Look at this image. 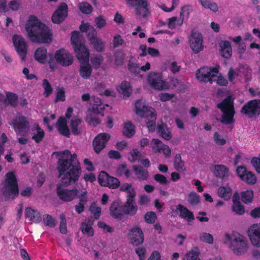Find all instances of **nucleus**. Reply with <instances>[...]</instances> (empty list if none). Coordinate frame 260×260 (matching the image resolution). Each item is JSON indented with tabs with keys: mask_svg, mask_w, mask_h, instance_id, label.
<instances>
[{
	"mask_svg": "<svg viewBox=\"0 0 260 260\" xmlns=\"http://www.w3.org/2000/svg\"><path fill=\"white\" fill-rule=\"evenodd\" d=\"M127 67L128 70L131 73H133L134 74L138 73V70L140 67L133 56H131L129 57Z\"/></svg>",
	"mask_w": 260,
	"mask_h": 260,
	"instance_id": "nucleus-41",
	"label": "nucleus"
},
{
	"mask_svg": "<svg viewBox=\"0 0 260 260\" xmlns=\"http://www.w3.org/2000/svg\"><path fill=\"white\" fill-rule=\"evenodd\" d=\"M223 242L228 244L229 247L237 255L244 253L248 249L247 241L245 238L239 235L237 237L234 234H225Z\"/></svg>",
	"mask_w": 260,
	"mask_h": 260,
	"instance_id": "nucleus-4",
	"label": "nucleus"
},
{
	"mask_svg": "<svg viewBox=\"0 0 260 260\" xmlns=\"http://www.w3.org/2000/svg\"><path fill=\"white\" fill-rule=\"evenodd\" d=\"M79 32L76 30L72 31L71 41L74 45V50L76 54L77 58L80 60H87L89 56V51L85 45L80 42Z\"/></svg>",
	"mask_w": 260,
	"mask_h": 260,
	"instance_id": "nucleus-5",
	"label": "nucleus"
},
{
	"mask_svg": "<svg viewBox=\"0 0 260 260\" xmlns=\"http://www.w3.org/2000/svg\"><path fill=\"white\" fill-rule=\"evenodd\" d=\"M78 8L82 13L86 14H90L92 11V7L88 3L84 2L78 4Z\"/></svg>",
	"mask_w": 260,
	"mask_h": 260,
	"instance_id": "nucleus-47",
	"label": "nucleus"
},
{
	"mask_svg": "<svg viewBox=\"0 0 260 260\" xmlns=\"http://www.w3.org/2000/svg\"><path fill=\"white\" fill-rule=\"evenodd\" d=\"M120 181L117 178L110 176L108 182L105 186L108 187L112 189H116L120 186Z\"/></svg>",
	"mask_w": 260,
	"mask_h": 260,
	"instance_id": "nucleus-51",
	"label": "nucleus"
},
{
	"mask_svg": "<svg viewBox=\"0 0 260 260\" xmlns=\"http://www.w3.org/2000/svg\"><path fill=\"white\" fill-rule=\"evenodd\" d=\"M232 210L237 215H243L245 212L244 207L240 203H235L233 204L232 206Z\"/></svg>",
	"mask_w": 260,
	"mask_h": 260,
	"instance_id": "nucleus-55",
	"label": "nucleus"
},
{
	"mask_svg": "<svg viewBox=\"0 0 260 260\" xmlns=\"http://www.w3.org/2000/svg\"><path fill=\"white\" fill-rule=\"evenodd\" d=\"M124 53L121 50H117L114 54L115 63L117 66H120L123 63Z\"/></svg>",
	"mask_w": 260,
	"mask_h": 260,
	"instance_id": "nucleus-49",
	"label": "nucleus"
},
{
	"mask_svg": "<svg viewBox=\"0 0 260 260\" xmlns=\"http://www.w3.org/2000/svg\"><path fill=\"white\" fill-rule=\"evenodd\" d=\"M157 131L158 134L164 139L169 140L171 139V135L168 130L167 125L161 122L157 124Z\"/></svg>",
	"mask_w": 260,
	"mask_h": 260,
	"instance_id": "nucleus-29",
	"label": "nucleus"
},
{
	"mask_svg": "<svg viewBox=\"0 0 260 260\" xmlns=\"http://www.w3.org/2000/svg\"><path fill=\"white\" fill-rule=\"evenodd\" d=\"M87 192L86 190H81L79 194L77 197L79 200L78 204L75 206V210L78 214L82 213L85 210V206L87 203Z\"/></svg>",
	"mask_w": 260,
	"mask_h": 260,
	"instance_id": "nucleus-22",
	"label": "nucleus"
},
{
	"mask_svg": "<svg viewBox=\"0 0 260 260\" xmlns=\"http://www.w3.org/2000/svg\"><path fill=\"white\" fill-rule=\"evenodd\" d=\"M109 174L105 171H102L100 173L98 176L99 183L103 186H105L110 178Z\"/></svg>",
	"mask_w": 260,
	"mask_h": 260,
	"instance_id": "nucleus-50",
	"label": "nucleus"
},
{
	"mask_svg": "<svg viewBox=\"0 0 260 260\" xmlns=\"http://www.w3.org/2000/svg\"><path fill=\"white\" fill-rule=\"evenodd\" d=\"M152 142L154 145V146L152 147V149L158 152L161 151V148L165 145L158 139H153Z\"/></svg>",
	"mask_w": 260,
	"mask_h": 260,
	"instance_id": "nucleus-62",
	"label": "nucleus"
},
{
	"mask_svg": "<svg viewBox=\"0 0 260 260\" xmlns=\"http://www.w3.org/2000/svg\"><path fill=\"white\" fill-rule=\"evenodd\" d=\"M147 81L150 86L155 90H162L169 88L168 84L163 80L162 75L160 73H150L147 77Z\"/></svg>",
	"mask_w": 260,
	"mask_h": 260,
	"instance_id": "nucleus-8",
	"label": "nucleus"
},
{
	"mask_svg": "<svg viewBox=\"0 0 260 260\" xmlns=\"http://www.w3.org/2000/svg\"><path fill=\"white\" fill-rule=\"evenodd\" d=\"M12 40L17 52L21 60H24L27 52V45L24 39L19 35H14Z\"/></svg>",
	"mask_w": 260,
	"mask_h": 260,
	"instance_id": "nucleus-11",
	"label": "nucleus"
},
{
	"mask_svg": "<svg viewBox=\"0 0 260 260\" xmlns=\"http://www.w3.org/2000/svg\"><path fill=\"white\" fill-rule=\"evenodd\" d=\"M123 135L127 138H131L135 134V126L131 122L127 121L124 123Z\"/></svg>",
	"mask_w": 260,
	"mask_h": 260,
	"instance_id": "nucleus-33",
	"label": "nucleus"
},
{
	"mask_svg": "<svg viewBox=\"0 0 260 260\" xmlns=\"http://www.w3.org/2000/svg\"><path fill=\"white\" fill-rule=\"evenodd\" d=\"M6 95V98L4 97L6 108L9 105L13 108H16L18 106V96L17 94L7 92Z\"/></svg>",
	"mask_w": 260,
	"mask_h": 260,
	"instance_id": "nucleus-26",
	"label": "nucleus"
},
{
	"mask_svg": "<svg viewBox=\"0 0 260 260\" xmlns=\"http://www.w3.org/2000/svg\"><path fill=\"white\" fill-rule=\"evenodd\" d=\"M110 138V135L107 133H101L96 136L92 143L95 152L99 153L106 147Z\"/></svg>",
	"mask_w": 260,
	"mask_h": 260,
	"instance_id": "nucleus-15",
	"label": "nucleus"
},
{
	"mask_svg": "<svg viewBox=\"0 0 260 260\" xmlns=\"http://www.w3.org/2000/svg\"><path fill=\"white\" fill-rule=\"evenodd\" d=\"M229 170L223 165H215L213 173L215 176L220 178H224L228 176Z\"/></svg>",
	"mask_w": 260,
	"mask_h": 260,
	"instance_id": "nucleus-35",
	"label": "nucleus"
},
{
	"mask_svg": "<svg viewBox=\"0 0 260 260\" xmlns=\"http://www.w3.org/2000/svg\"><path fill=\"white\" fill-rule=\"evenodd\" d=\"M249 184H254L256 182V177L255 175L251 172L247 171L242 179Z\"/></svg>",
	"mask_w": 260,
	"mask_h": 260,
	"instance_id": "nucleus-59",
	"label": "nucleus"
},
{
	"mask_svg": "<svg viewBox=\"0 0 260 260\" xmlns=\"http://www.w3.org/2000/svg\"><path fill=\"white\" fill-rule=\"evenodd\" d=\"M145 103L141 100H138L135 103V112L137 115L140 116L143 115V111L145 110V108H146Z\"/></svg>",
	"mask_w": 260,
	"mask_h": 260,
	"instance_id": "nucleus-48",
	"label": "nucleus"
},
{
	"mask_svg": "<svg viewBox=\"0 0 260 260\" xmlns=\"http://www.w3.org/2000/svg\"><path fill=\"white\" fill-rule=\"evenodd\" d=\"M60 222L59 225V231L61 234H64L67 233V221L66 216L61 213L60 215Z\"/></svg>",
	"mask_w": 260,
	"mask_h": 260,
	"instance_id": "nucleus-58",
	"label": "nucleus"
},
{
	"mask_svg": "<svg viewBox=\"0 0 260 260\" xmlns=\"http://www.w3.org/2000/svg\"><path fill=\"white\" fill-rule=\"evenodd\" d=\"M218 196L223 198L225 200H228L232 196V189L230 187H220L217 191Z\"/></svg>",
	"mask_w": 260,
	"mask_h": 260,
	"instance_id": "nucleus-36",
	"label": "nucleus"
},
{
	"mask_svg": "<svg viewBox=\"0 0 260 260\" xmlns=\"http://www.w3.org/2000/svg\"><path fill=\"white\" fill-rule=\"evenodd\" d=\"M128 238L131 243L135 246L141 244L144 242L143 232L138 226H135L128 233Z\"/></svg>",
	"mask_w": 260,
	"mask_h": 260,
	"instance_id": "nucleus-16",
	"label": "nucleus"
},
{
	"mask_svg": "<svg viewBox=\"0 0 260 260\" xmlns=\"http://www.w3.org/2000/svg\"><path fill=\"white\" fill-rule=\"evenodd\" d=\"M58 158L57 170L58 177L62 183L66 186L76 183L81 174V168L76 153L71 154L69 150L61 152Z\"/></svg>",
	"mask_w": 260,
	"mask_h": 260,
	"instance_id": "nucleus-1",
	"label": "nucleus"
},
{
	"mask_svg": "<svg viewBox=\"0 0 260 260\" xmlns=\"http://www.w3.org/2000/svg\"><path fill=\"white\" fill-rule=\"evenodd\" d=\"M218 70L216 68H210L206 67L201 68L197 71L196 77L201 82H208L212 84L215 77H216V74L218 73Z\"/></svg>",
	"mask_w": 260,
	"mask_h": 260,
	"instance_id": "nucleus-9",
	"label": "nucleus"
},
{
	"mask_svg": "<svg viewBox=\"0 0 260 260\" xmlns=\"http://www.w3.org/2000/svg\"><path fill=\"white\" fill-rule=\"evenodd\" d=\"M253 198V193L252 190H246L241 192V200L245 204L252 202Z\"/></svg>",
	"mask_w": 260,
	"mask_h": 260,
	"instance_id": "nucleus-46",
	"label": "nucleus"
},
{
	"mask_svg": "<svg viewBox=\"0 0 260 260\" xmlns=\"http://www.w3.org/2000/svg\"><path fill=\"white\" fill-rule=\"evenodd\" d=\"M104 61V58L101 55L95 56L92 58L91 59V62L95 69H98L100 66L103 63Z\"/></svg>",
	"mask_w": 260,
	"mask_h": 260,
	"instance_id": "nucleus-60",
	"label": "nucleus"
},
{
	"mask_svg": "<svg viewBox=\"0 0 260 260\" xmlns=\"http://www.w3.org/2000/svg\"><path fill=\"white\" fill-rule=\"evenodd\" d=\"M221 55L226 58H229L232 56V47L228 41H222L219 43Z\"/></svg>",
	"mask_w": 260,
	"mask_h": 260,
	"instance_id": "nucleus-25",
	"label": "nucleus"
},
{
	"mask_svg": "<svg viewBox=\"0 0 260 260\" xmlns=\"http://www.w3.org/2000/svg\"><path fill=\"white\" fill-rule=\"evenodd\" d=\"M199 252L198 249L191 250L185 255L183 260H201L199 257Z\"/></svg>",
	"mask_w": 260,
	"mask_h": 260,
	"instance_id": "nucleus-54",
	"label": "nucleus"
},
{
	"mask_svg": "<svg viewBox=\"0 0 260 260\" xmlns=\"http://www.w3.org/2000/svg\"><path fill=\"white\" fill-rule=\"evenodd\" d=\"M25 28L28 38L32 42L49 43L52 41L51 30L35 16L29 17Z\"/></svg>",
	"mask_w": 260,
	"mask_h": 260,
	"instance_id": "nucleus-2",
	"label": "nucleus"
},
{
	"mask_svg": "<svg viewBox=\"0 0 260 260\" xmlns=\"http://www.w3.org/2000/svg\"><path fill=\"white\" fill-rule=\"evenodd\" d=\"M190 47L194 53H198L203 49L202 34L198 31L192 30L189 39Z\"/></svg>",
	"mask_w": 260,
	"mask_h": 260,
	"instance_id": "nucleus-12",
	"label": "nucleus"
},
{
	"mask_svg": "<svg viewBox=\"0 0 260 260\" xmlns=\"http://www.w3.org/2000/svg\"><path fill=\"white\" fill-rule=\"evenodd\" d=\"M109 210L111 216L118 220H121L125 215L123 205L116 201L111 204Z\"/></svg>",
	"mask_w": 260,
	"mask_h": 260,
	"instance_id": "nucleus-18",
	"label": "nucleus"
},
{
	"mask_svg": "<svg viewBox=\"0 0 260 260\" xmlns=\"http://www.w3.org/2000/svg\"><path fill=\"white\" fill-rule=\"evenodd\" d=\"M17 133L23 132L29 126V123L25 116H19L14 119L11 123Z\"/></svg>",
	"mask_w": 260,
	"mask_h": 260,
	"instance_id": "nucleus-19",
	"label": "nucleus"
},
{
	"mask_svg": "<svg viewBox=\"0 0 260 260\" xmlns=\"http://www.w3.org/2000/svg\"><path fill=\"white\" fill-rule=\"evenodd\" d=\"M126 1L129 6L135 8L137 16L145 18L150 15L149 4L147 0H126Z\"/></svg>",
	"mask_w": 260,
	"mask_h": 260,
	"instance_id": "nucleus-7",
	"label": "nucleus"
},
{
	"mask_svg": "<svg viewBox=\"0 0 260 260\" xmlns=\"http://www.w3.org/2000/svg\"><path fill=\"white\" fill-rule=\"evenodd\" d=\"M189 7L188 6H184L181 8V11L180 12V26L183 22H186L188 18L189 15Z\"/></svg>",
	"mask_w": 260,
	"mask_h": 260,
	"instance_id": "nucleus-42",
	"label": "nucleus"
},
{
	"mask_svg": "<svg viewBox=\"0 0 260 260\" xmlns=\"http://www.w3.org/2000/svg\"><path fill=\"white\" fill-rule=\"evenodd\" d=\"M89 58V57H88ZM81 63L79 69V74L83 79H89L91 75L92 69L91 65L89 63V58L88 60L83 61L79 60Z\"/></svg>",
	"mask_w": 260,
	"mask_h": 260,
	"instance_id": "nucleus-21",
	"label": "nucleus"
},
{
	"mask_svg": "<svg viewBox=\"0 0 260 260\" xmlns=\"http://www.w3.org/2000/svg\"><path fill=\"white\" fill-rule=\"evenodd\" d=\"M254 102V101L251 100L246 103L241 108L240 112L248 118H252L255 116Z\"/></svg>",
	"mask_w": 260,
	"mask_h": 260,
	"instance_id": "nucleus-24",
	"label": "nucleus"
},
{
	"mask_svg": "<svg viewBox=\"0 0 260 260\" xmlns=\"http://www.w3.org/2000/svg\"><path fill=\"white\" fill-rule=\"evenodd\" d=\"M94 21L96 26L98 28H102L104 27L107 24L105 19L102 15H99L96 17Z\"/></svg>",
	"mask_w": 260,
	"mask_h": 260,
	"instance_id": "nucleus-64",
	"label": "nucleus"
},
{
	"mask_svg": "<svg viewBox=\"0 0 260 260\" xmlns=\"http://www.w3.org/2000/svg\"><path fill=\"white\" fill-rule=\"evenodd\" d=\"M156 218V215L154 212H148L144 216V219L147 223H153Z\"/></svg>",
	"mask_w": 260,
	"mask_h": 260,
	"instance_id": "nucleus-61",
	"label": "nucleus"
},
{
	"mask_svg": "<svg viewBox=\"0 0 260 260\" xmlns=\"http://www.w3.org/2000/svg\"><path fill=\"white\" fill-rule=\"evenodd\" d=\"M133 168L139 180H146L147 179L149 175L147 170L143 169V167L140 165H134Z\"/></svg>",
	"mask_w": 260,
	"mask_h": 260,
	"instance_id": "nucleus-31",
	"label": "nucleus"
},
{
	"mask_svg": "<svg viewBox=\"0 0 260 260\" xmlns=\"http://www.w3.org/2000/svg\"><path fill=\"white\" fill-rule=\"evenodd\" d=\"M4 186L6 191H5L4 193L6 196L7 195V191H8L9 196H13V198L18 196L19 194L18 182L13 172H11L7 173Z\"/></svg>",
	"mask_w": 260,
	"mask_h": 260,
	"instance_id": "nucleus-6",
	"label": "nucleus"
},
{
	"mask_svg": "<svg viewBox=\"0 0 260 260\" xmlns=\"http://www.w3.org/2000/svg\"><path fill=\"white\" fill-rule=\"evenodd\" d=\"M180 217L184 219L188 223L191 225V222L194 220L193 212L189 210L186 207L180 204Z\"/></svg>",
	"mask_w": 260,
	"mask_h": 260,
	"instance_id": "nucleus-27",
	"label": "nucleus"
},
{
	"mask_svg": "<svg viewBox=\"0 0 260 260\" xmlns=\"http://www.w3.org/2000/svg\"><path fill=\"white\" fill-rule=\"evenodd\" d=\"M130 157H128V160L131 162H134L136 161H139L142 156V153L139 151L137 148H134L129 152Z\"/></svg>",
	"mask_w": 260,
	"mask_h": 260,
	"instance_id": "nucleus-43",
	"label": "nucleus"
},
{
	"mask_svg": "<svg viewBox=\"0 0 260 260\" xmlns=\"http://www.w3.org/2000/svg\"><path fill=\"white\" fill-rule=\"evenodd\" d=\"M200 239L202 241L212 244L213 243V237L212 235L207 233H203L201 234Z\"/></svg>",
	"mask_w": 260,
	"mask_h": 260,
	"instance_id": "nucleus-63",
	"label": "nucleus"
},
{
	"mask_svg": "<svg viewBox=\"0 0 260 260\" xmlns=\"http://www.w3.org/2000/svg\"><path fill=\"white\" fill-rule=\"evenodd\" d=\"M82 122V120L80 118H73L70 122V127L72 133L73 135L77 136L80 135L82 129L79 125Z\"/></svg>",
	"mask_w": 260,
	"mask_h": 260,
	"instance_id": "nucleus-30",
	"label": "nucleus"
},
{
	"mask_svg": "<svg viewBox=\"0 0 260 260\" xmlns=\"http://www.w3.org/2000/svg\"><path fill=\"white\" fill-rule=\"evenodd\" d=\"M171 213L172 216L176 217L179 214V200L173 199L169 202Z\"/></svg>",
	"mask_w": 260,
	"mask_h": 260,
	"instance_id": "nucleus-40",
	"label": "nucleus"
},
{
	"mask_svg": "<svg viewBox=\"0 0 260 260\" xmlns=\"http://www.w3.org/2000/svg\"><path fill=\"white\" fill-rule=\"evenodd\" d=\"M234 100L232 95H229L217 105V107L222 111V114L221 118H216V120L226 125L232 124L235 122Z\"/></svg>",
	"mask_w": 260,
	"mask_h": 260,
	"instance_id": "nucleus-3",
	"label": "nucleus"
},
{
	"mask_svg": "<svg viewBox=\"0 0 260 260\" xmlns=\"http://www.w3.org/2000/svg\"><path fill=\"white\" fill-rule=\"evenodd\" d=\"M56 127L60 135L67 138L70 137V131L65 117L60 116L58 118L56 123Z\"/></svg>",
	"mask_w": 260,
	"mask_h": 260,
	"instance_id": "nucleus-20",
	"label": "nucleus"
},
{
	"mask_svg": "<svg viewBox=\"0 0 260 260\" xmlns=\"http://www.w3.org/2000/svg\"><path fill=\"white\" fill-rule=\"evenodd\" d=\"M25 215L30 221L36 223H39L42 220L40 212L37 210H33L30 207H28L25 209Z\"/></svg>",
	"mask_w": 260,
	"mask_h": 260,
	"instance_id": "nucleus-28",
	"label": "nucleus"
},
{
	"mask_svg": "<svg viewBox=\"0 0 260 260\" xmlns=\"http://www.w3.org/2000/svg\"><path fill=\"white\" fill-rule=\"evenodd\" d=\"M105 106L108 107L109 106L107 104L104 105L103 104H93L92 108L94 113L104 116V111L105 110Z\"/></svg>",
	"mask_w": 260,
	"mask_h": 260,
	"instance_id": "nucleus-52",
	"label": "nucleus"
},
{
	"mask_svg": "<svg viewBox=\"0 0 260 260\" xmlns=\"http://www.w3.org/2000/svg\"><path fill=\"white\" fill-rule=\"evenodd\" d=\"M93 48L99 52H102L105 48V42L102 39L96 38L90 42Z\"/></svg>",
	"mask_w": 260,
	"mask_h": 260,
	"instance_id": "nucleus-38",
	"label": "nucleus"
},
{
	"mask_svg": "<svg viewBox=\"0 0 260 260\" xmlns=\"http://www.w3.org/2000/svg\"><path fill=\"white\" fill-rule=\"evenodd\" d=\"M247 234L252 244L260 247V229L257 224L251 225L247 230Z\"/></svg>",
	"mask_w": 260,
	"mask_h": 260,
	"instance_id": "nucleus-17",
	"label": "nucleus"
},
{
	"mask_svg": "<svg viewBox=\"0 0 260 260\" xmlns=\"http://www.w3.org/2000/svg\"><path fill=\"white\" fill-rule=\"evenodd\" d=\"M81 230L83 234L89 236H93L94 234L93 230L91 226L85 223H82L81 224Z\"/></svg>",
	"mask_w": 260,
	"mask_h": 260,
	"instance_id": "nucleus-57",
	"label": "nucleus"
},
{
	"mask_svg": "<svg viewBox=\"0 0 260 260\" xmlns=\"http://www.w3.org/2000/svg\"><path fill=\"white\" fill-rule=\"evenodd\" d=\"M117 90L123 94V96L129 97L132 92L129 83L123 81L117 88Z\"/></svg>",
	"mask_w": 260,
	"mask_h": 260,
	"instance_id": "nucleus-34",
	"label": "nucleus"
},
{
	"mask_svg": "<svg viewBox=\"0 0 260 260\" xmlns=\"http://www.w3.org/2000/svg\"><path fill=\"white\" fill-rule=\"evenodd\" d=\"M123 207L125 215L129 216L135 215L138 210L135 201H132V200H126L125 203L123 204Z\"/></svg>",
	"mask_w": 260,
	"mask_h": 260,
	"instance_id": "nucleus-23",
	"label": "nucleus"
},
{
	"mask_svg": "<svg viewBox=\"0 0 260 260\" xmlns=\"http://www.w3.org/2000/svg\"><path fill=\"white\" fill-rule=\"evenodd\" d=\"M89 211L95 219L100 218L101 215V208L100 207H96L92 203L90 206Z\"/></svg>",
	"mask_w": 260,
	"mask_h": 260,
	"instance_id": "nucleus-56",
	"label": "nucleus"
},
{
	"mask_svg": "<svg viewBox=\"0 0 260 260\" xmlns=\"http://www.w3.org/2000/svg\"><path fill=\"white\" fill-rule=\"evenodd\" d=\"M36 133H34L32 136V139L34 140L37 143H39L41 142L45 136V133L44 130L41 128L39 124L35 125Z\"/></svg>",
	"mask_w": 260,
	"mask_h": 260,
	"instance_id": "nucleus-39",
	"label": "nucleus"
},
{
	"mask_svg": "<svg viewBox=\"0 0 260 260\" xmlns=\"http://www.w3.org/2000/svg\"><path fill=\"white\" fill-rule=\"evenodd\" d=\"M80 191L77 188L67 189L64 188L61 184H58L56 187V194L59 199L64 202L73 201L79 194Z\"/></svg>",
	"mask_w": 260,
	"mask_h": 260,
	"instance_id": "nucleus-10",
	"label": "nucleus"
},
{
	"mask_svg": "<svg viewBox=\"0 0 260 260\" xmlns=\"http://www.w3.org/2000/svg\"><path fill=\"white\" fill-rule=\"evenodd\" d=\"M144 109L145 110L143 111L144 112H143V115H140V117L146 118V120H149L150 119L156 120V113L154 109L147 106Z\"/></svg>",
	"mask_w": 260,
	"mask_h": 260,
	"instance_id": "nucleus-37",
	"label": "nucleus"
},
{
	"mask_svg": "<svg viewBox=\"0 0 260 260\" xmlns=\"http://www.w3.org/2000/svg\"><path fill=\"white\" fill-rule=\"evenodd\" d=\"M42 86L44 89L43 95L45 97L48 98L52 93L53 88L49 81L46 79L43 80Z\"/></svg>",
	"mask_w": 260,
	"mask_h": 260,
	"instance_id": "nucleus-44",
	"label": "nucleus"
},
{
	"mask_svg": "<svg viewBox=\"0 0 260 260\" xmlns=\"http://www.w3.org/2000/svg\"><path fill=\"white\" fill-rule=\"evenodd\" d=\"M68 7L65 3H61L52 16L54 23H61L68 15Z\"/></svg>",
	"mask_w": 260,
	"mask_h": 260,
	"instance_id": "nucleus-14",
	"label": "nucleus"
},
{
	"mask_svg": "<svg viewBox=\"0 0 260 260\" xmlns=\"http://www.w3.org/2000/svg\"><path fill=\"white\" fill-rule=\"evenodd\" d=\"M47 52V49L45 47H40L35 52V58L40 63H44L46 60Z\"/></svg>",
	"mask_w": 260,
	"mask_h": 260,
	"instance_id": "nucleus-32",
	"label": "nucleus"
},
{
	"mask_svg": "<svg viewBox=\"0 0 260 260\" xmlns=\"http://www.w3.org/2000/svg\"><path fill=\"white\" fill-rule=\"evenodd\" d=\"M54 58L58 64L63 67H68L73 62V56L64 49L56 51L54 54Z\"/></svg>",
	"mask_w": 260,
	"mask_h": 260,
	"instance_id": "nucleus-13",
	"label": "nucleus"
},
{
	"mask_svg": "<svg viewBox=\"0 0 260 260\" xmlns=\"http://www.w3.org/2000/svg\"><path fill=\"white\" fill-rule=\"evenodd\" d=\"M188 201L192 205H197L200 202V197L196 192H191L188 194Z\"/></svg>",
	"mask_w": 260,
	"mask_h": 260,
	"instance_id": "nucleus-53",
	"label": "nucleus"
},
{
	"mask_svg": "<svg viewBox=\"0 0 260 260\" xmlns=\"http://www.w3.org/2000/svg\"><path fill=\"white\" fill-rule=\"evenodd\" d=\"M66 101L65 90L63 87H58L56 89V98L54 100V103H57L59 101L64 102Z\"/></svg>",
	"mask_w": 260,
	"mask_h": 260,
	"instance_id": "nucleus-45",
	"label": "nucleus"
}]
</instances>
